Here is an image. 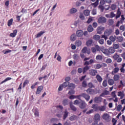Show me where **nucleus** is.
Here are the masks:
<instances>
[{"label": "nucleus", "instance_id": "62", "mask_svg": "<svg viewBox=\"0 0 125 125\" xmlns=\"http://www.w3.org/2000/svg\"><path fill=\"white\" fill-rule=\"evenodd\" d=\"M99 2V1L98 0H97L95 2L93 3L92 5L95 6V7H96L98 5V3Z\"/></svg>", "mask_w": 125, "mask_h": 125}, {"label": "nucleus", "instance_id": "43", "mask_svg": "<svg viewBox=\"0 0 125 125\" xmlns=\"http://www.w3.org/2000/svg\"><path fill=\"white\" fill-rule=\"evenodd\" d=\"M62 86L64 88L67 87V86H68V85H69V82H65L64 83H63L62 84Z\"/></svg>", "mask_w": 125, "mask_h": 125}, {"label": "nucleus", "instance_id": "6", "mask_svg": "<svg viewBox=\"0 0 125 125\" xmlns=\"http://www.w3.org/2000/svg\"><path fill=\"white\" fill-rule=\"evenodd\" d=\"M106 22H107V19L104 17H101L98 20V23L99 24H104V23H106Z\"/></svg>", "mask_w": 125, "mask_h": 125}, {"label": "nucleus", "instance_id": "52", "mask_svg": "<svg viewBox=\"0 0 125 125\" xmlns=\"http://www.w3.org/2000/svg\"><path fill=\"white\" fill-rule=\"evenodd\" d=\"M103 59V58L102 57V56L101 55H97L96 57V60H102Z\"/></svg>", "mask_w": 125, "mask_h": 125}, {"label": "nucleus", "instance_id": "51", "mask_svg": "<svg viewBox=\"0 0 125 125\" xmlns=\"http://www.w3.org/2000/svg\"><path fill=\"white\" fill-rule=\"evenodd\" d=\"M110 8L112 10H115L116 8H117V5L115 4H112L110 7Z\"/></svg>", "mask_w": 125, "mask_h": 125}, {"label": "nucleus", "instance_id": "27", "mask_svg": "<svg viewBox=\"0 0 125 125\" xmlns=\"http://www.w3.org/2000/svg\"><path fill=\"white\" fill-rule=\"evenodd\" d=\"M125 63H123L122 64V67L120 68V72L121 73H125Z\"/></svg>", "mask_w": 125, "mask_h": 125}, {"label": "nucleus", "instance_id": "2", "mask_svg": "<svg viewBox=\"0 0 125 125\" xmlns=\"http://www.w3.org/2000/svg\"><path fill=\"white\" fill-rule=\"evenodd\" d=\"M113 33V30L111 29H107L104 33V35H102V38L104 39L106 41L107 40V36H110Z\"/></svg>", "mask_w": 125, "mask_h": 125}, {"label": "nucleus", "instance_id": "59", "mask_svg": "<svg viewBox=\"0 0 125 125\" xmlns=\"http://www.w3.org/2000/svg\"><path fill=\"white\" fill-rule=\"evenodd\" d=\"M99 43H100V44H104V39H102L100 40H99Z\"/></svg>", "mask_w": 125, "mask_h": 125}, {"label": "nucleus", "instance_id": "19", "mask_svg": "<svg viewBox=\"0 0 125 125\" xmlns=\"http://www.w3.org/2000/svg\"><path fill=\"white\" fill-rule=\"evenodd\" d=\"M76 35L77 37H83V32L82 30H78L76 32Z\"/></svg>", "mask_w": 125, "mask_h": 125}, {"label": "nucleus", "instance_id": "16", "mask_svg": "<svg viewBox=\"0 0 125 125\" xmlns=\"http://www.w3.org/2000/svg\"><path fill=\"white\" fill-rule=\"evenodd\" d=\"M17 32L18 30L15 29L13 31V33L10 34L9 36L11 37V38H15V37H16V35H17Z\"/></svg>", "mask_w": 125, "mask_h": 125}, {"label": "nucleus", "instance_id": "4", "mask_svg": "<svg viewBox=\"0 0 125 125\" xmlns=\"http://www.w3.org/2000/svg\"><path fill=\"white\" fill-rule=\"evenodd\" d=\"M86 103H85V102L83 101V100H81V101H80L79 104V107L80 109H82V110H83V109H85L86 107Z\"/></svg>", "mask_w": 125, "mask_h": 125}, {"label": "nucleus", "instance_id": "64", "mask_svg": "<svg viewBox=\"0 0 125 125\" xmlns=\"http://www.w3.org/2000/svg\"><path fill=\"white\" fill-rule=\"evenodd\" d=\"M117 111H121V110H122L121 104H119L117 106Z\"/></svg>", "mask_w": 125, "mask_h": 125}, {"label": "nucleus", "instance_id": "57", "mask_svg": "<svg viewBox=\"0 0 125 125\" xmlns=\"http://www.w3.org/2000/svg\"><path fill=\"white\" fill-rule=\"evenodd\" d=\"M82 86L83 87H86L87 86V83H86V81H83L82 83Z\"/></svg>", "mask_w": 125, "mask_h": 125}, {"label": "nucleus", "instance_id": "37", "mask_svg": "<svg viewBox=\"0 0 125 125\" xmlns=\"http://www.w3.org/2000/svg\"><path fill=\"white\" fill-rule=\"evenodd\" d=\"M75 45L76 46H81V45H82V41L80 40L76 41L75 42Z\"/></svg>", "mask_w": 125, "mask_h": 125}, {"label": "nucleus", "instance_id": "40", "mask_svg": "<svg viewBox=\"0 0 125 125\" xmlns=\"http://www.w3.org/2000/svg\"><path fill=\"white\" fill-rule=\"evenodd\" d=\"M93 39L95 41H99V40H100V36L95 35L93 36Z\"/></svg>", "mask_w": 125, "mask_h": 125}, {"label": "nucleus", "instance_id": "25", "mask_svg": "<svg viewBox=\"0 0 125 125\" xmlns=\"http://www.w3.org/2000/svg\"><path fill=\"white\" fill-rule=\"evenodd\" d=\"M96 79H97L98 82H99V83H101V82H102V81H103V79H102V77H101V76H100V75H99V74H97L96 75Z\"/></svg>", "mask_w": 125, "mask_h": 125}, {"label": "nucleus", "instance_id": "35", "mask_svg": "<svg viewBox=\"0 0 125 125\" xmlns=\"http://www.w3.org/2000/svg\"><path fill=\"white\" fill-rule=\"evenodd\" d=\"M68 104H69V102L68 101L67 99H65L63 100L62 104L63 105V106H66V105H68Z\"/></svg>", "mask_w": 125, "mask_h": 125}, {"label": "nucleus", "instance_id": "13", "mask_svg": "<svg viewBox=\"0 0 125 125\" xmlns=\"http://www.w3.org/2000/svg\"><path fill=\"white\" fill-rule=\"evenodd\" d=\"M88 94H94L95 93V90L91 89V88H89L86 90Z\"/></svg>", "mask_w": 125, "mask_h": 125}, {"label": "nucleus", "instance_id": "3", "mask_svg": "<svg viewBox=\"0 0 125 125\" xmlns=\"http://www.w3.org/2000/svg\"><path fill=\"white\" fill-rule=\"evenodd\" d=\"M97 51H102L103 53L105 54V55H109V50L107 49H105L104 48H101V47H98L97 49Z\"/></svg>", "mask_w": 125, "mask_h": 125}, {"label": "nucleus", "instance_id": "30", "mask_svg": "<svg viewBox=\"0 0 125 125\" xmlns=\"http://www.w3.org/2000/svg\"><path fill=\"white\" fill-rule=\"evenodd\" d=\"M115 80L110 79L108 80V84L109 85H113L115 83Z\"/></svg>", "mask_w": 125, "mask_h": 125}, {"label": "nucleus", "instance_id": "31", "mask_svg": "<svg viewBox=\"0 0 125 125\" xmlns=\"http://www.w3.org/2000/svg\"><path fill=\"white\" fill-rule=\"evenodd\" d=\"M113 80L115 82H117V81H119L120 80V75L119 74H116L114 75L113 77Z\"/></svg>", "mask_w": 125, "mask_h": 125}, {"label": "nucleus", "instance_id": "24", "mask_svg": "<svg viewBox=\"0 0 125 125\" xmlns=\"http://www.w3.org/2000/svg\"><path fill=\"white\" fill-rule=\"evenodd\" d=\"M77 39V36H76L75 34H72L70 37V41L72 42H74Z\"/></svg>", "mask_w": 125, "mask_h": 125}, {"label": "nucleus", "instance_id": "44", "mask_svg": "<svg viewBox=\"0 0 125 125\" xmlns=\"http://www.w3.org/2000/svg\"><path fill=\"white\" fill-rule=\"evenodd\" d=\"M34 115L36 117H40V113H39V110L38 109L35 110Z\"/></svg>", "mask_w": 125, "mask_h": 125}, {"label": "nucleus", "instance_id": "56", "mask_svg": "<svg viewBox=\"0 0 125 125\" xmlns=\"http://www.w3.org/2000/svg\"><path fill=\"white\" fill-rule=\"evenodd\" d=\"M82 52H83V53H86V52H87V47H84L82 49Z\"/></svg>", "mask_w": 125, "mask_h": 125}, {"label": "nucleus", "instance_id": "38", "mask_svg": "<svg viewBox=\"0 0 125 125\" xmlns=\"http://www.w3.org/2000/svg\"><path fill=\"white\" fill-rule=\"evenodd\" d=\"M12 23H13V19H11L8 21L7 25L8 27H10L12 25Z\"/></svg>", "mask_w": 125, "mask_h": 125}, {"label": "nucleus", "instance_id": "21", "mask_svg": "<svg viewBox=\"0 0 125 125\" xmlns=\"http://www.w3.org/2000/svg\"><path fill=\"white\" fill-rule=\"evenodd\" d=\"M103 30H104V28H103V27H98L97 29L98 34H99V35H101V34H102V31H103Z\"/></svg>", "mask_w": 125, "mask_h": 125}, {"label": "nucleus", "instance_id": "39", "mask_svg": "<svg viewBox=\"0 0 125 125\" xmlns=\"http://www.w3.org/2000/svg\"><path fill=\"white\" fill-rule=\"evenodd\" d=\"M116 40H117V41H118L119 42H122L124 41V38L122 37H116Z\"/></svg>", "mask_w": 125, "mask_h": 125}, {"label": "nucleus", "instance_id": "18", "mask_svg": "<svg viewBox=\"0 0 125 125\" xmlns=\"http://www.w3.org/2000/svg\"><path fill=\"white\" fill-rule=\"evenodd\" d=\"M45 33V32L41 31L40 33H38L37 34V35L35 36V38L36 39H38V38H40V37H42V36L43 35V34H44Z\"/></svg>", "mask_w": 125, "mask_h": 125}, {"label": "nucleus", "instance_id": "46", "mask_svg": "<svg viewBox=\"0 0 125 125\" xmlns=\"http://www.w3.org/2000/svg\"><path fill=\"white\" fill-rule=\"evenodd\" d=\"M87 30L89 32V33L92 32V31H93V27H92V25H89L88 27Z\"/></svg>", "mask_w": 125, "mask_h": 125}, {"label": "nucleus", "instance_id": "15", "mask_svg": "<svg viewBox=\"0 0 125 125\" xmlns=\"http://www.w3.org/2000/svg\"><path fill=\"white\" fill-rule=\"evenodd\" d=\"M117 95H118V96H119V97H120V99H123V98H124V97H125V94H124V91H118Z\"/></svg>", "mask_w": 125, "mask_h": 125}, {"label": "nucleus", "instance_id": "20", "mask_svg": "<svg viewBox=\"0 0 125 125\" xmlns=\"http://www.w3.org/2000/svg\"><path fill=\"white\" fill-rule=\"evenodd\" d=\"M90 69V66H88V65H86L85 67L83 68V74H85L88 71V70Z\"/></svg>", "mask_w": 125, "mask_h": 125}, {"label": "nucleus", "instance_id": "36", "mask_svg": "<svg viewBox=\"0 0 125 125\" xmlns=\"http://www.w3.org/2000/svg\"><path fill=\"white\" fill-rule=\"evenodd\" d=\"M88 87L89 88H95V86L91 82H90L88 83Z\"/></svg>", "mask_w": 125, "mask_h": 125}, {"label": "nucleus", "instance_id": "7", "mask_svg": "<svg viewBox=\"0 0 125 125\" xmlns=\"http://www.w3.org/2000/svg\"><path fill=\"white\" fill-rule=\"evenodd\" d=\"M121 18L120 19V21H117V23H116V27H119V26H120V24H123L124 23V21H125V16L124 15H122L121 16Z\"/></svg>", "mask_w": 125, "mask_h": 125}, {"label": "nucleus", "instance_id": "41", "mask_svg": "<svg viewBox=\"0 0 125 125\" xmlns=\"http://www.w3.org/2000/svg\"><path fill=\"white\" fill-rule=\"evenodd\" d=\"M70 108L71 109V110H72V111H74V112H76V111H77V107H76V106H75L73 104H70Z\"/></svg>", "mask_w": 125, "mask_h": 125}, {"label": "nucleus", "instance_id": "9", "mask_svg": "<svg viewBox=\"0 0 125 125\" xmlns=\"http://www.w3.org/2000/svg\"><path fill=\"white\" fill-rule=\"evenodd\" d=\"M94 63H95V61H94L93 59H91L89 60V61H85L84 63V65L88 66V65L93 64Z\"/></svg>", "mask_w": 125, "mask_h": 125}, {"label": "nucleus", "instance_id": "54", "mask_svg": "<svg viewBox=\"0 0 125 125\" xmlns=\"http://www.w3.org/2000/svg\"><path fill=\"white\" fill-rule=\"evenodd\" d=\"M113 48L114 49H118L120 47V46L118 45V44L114 43L113 44Z\"/></svg>", "mask_w": 125, "mask_h": 125}, {"label": "nucleus", "instance_id": "1", "mask_svg": "<svg viewBox=\"0 0 125 125\" xmlns=\"http://www.w3.org/2000/svg\"><path fill=\"white\" fill-rule=\"evenodd\" d=\"M121 14H122V11L121 9H120V8H118L116 12V14L114 13V12H111L110 13V17L111 18L115 17V19H118V18H120V17H121Z\"/></svg>", "mask_w": 125, "mask_h": 125}, {"label": "nucleus", "instance_id": "22", "mask_svg": "<svg viewBox=\"0 0 125 125\" xmlns=\"http://www.w3.org/2000/svg\"><path fill=\"white\" fill-rule=\"evenodd\" d=\"M99 110L101 112H104L106 110V105H103L102 106H99Z\"/></svg>", "mask_w": 125, "mask_h": 125}, {"label": "nucleus", "instance_id": "10", "mask_svg": "<svg viewBox=\"0 0 125 125\" xmlns=\"http://www.w3.org/2000/svg\"><path fill=\"white\" fill-rule=\"evenodd\" d=\"M82 97L84 98V99H85V100L87 101H89V99H90V96H89V95L85 93H82Z\"/></svg>", "mask_w": 125, "mask_h": 125}, {"label": "nucleus", "instance_id": "14", "mask_svg": "<svg viewBox=\"0 0 125 125\" xmlns=\"http://www.w3.org/2000/svg\"><path fill=\"white\" fill-rule=\"evenodd\" d=\"M42 89H43V87L42 85L38 86L37 89L36 94H40Z\"/></svg>", "mask_w": 125, "mask_h": 125}, {"label": "nucleus", "instance_id": "32", "mask_svg": "<svg viewBox=\"0 0 125 125\" xmlns=\"http://www.w3.org/2000/svg\"><path fill=\"white\" fill-rule=\"evenodd\" d=\"M77 119H78V116L76 115H73L69 118L70 121H76Z\"/></svg>", "mask_w": 125, "mask_h": 125}, {"label": "nucleus", "instance_id": "17", "mask_svg": "<svg viewBox=\"0 0 125 125\" xmlns=\"http://www.w3.org/2000/svg\"><path fill=\"white\" fill-rule=\"evenodd\" d=\"M120 71V68L115 67L114 68L113 70L111 72V75H115V74H117L118 72Z\"/></svg>", "mask_w": 125, "mask_h": 125}, {"label": "nucleus", "instance_id": "42", "mask_svg": "<svg viewBox=\"0 0 125 125\" xmlns=\"http://www.w3.org/2000/svg\"><path fill=\"white\" fill-rule=\"evenodd\" d=\"M83 13L85 16H89V13H90V12L88 10H85L83 11Z\"/></svg>", "mask_w": 125, "mask_h": 125}, {"label": "nucleus", "instance_id": "61", "mask_svg": "<svg viewBox=\"0 0 125 125\" xmlns=\"http://www.w3.org/2000/svg\"><path fill=\"white\" fill-rule=\"evenodd\" d=\"M79 18L81 20H84V16H83V13L80 14Z\"/></svg>", "mask_w": 125, "mask_h": 125}, {"label": "nucleus", "instance_id": "33", "mask_svg": "<svg viewBox=\"0 0 125 125\" xmlns=\"http://www.w3.org/2000/svg\"><path fill=\"white\" fill-rule=\"evenodd\" d=\"M109 94H110V92L107 90H105L103 93L100 95V96L102 97L104 95H109Z\"/></svg>", "mask_w": 125, "mask_h": 125}, {"label": "nucleus", "instance_id": "12", "mask_svg": "<svg viewBox=\"0 0 125 125\" xmlns=\"http://www.w3.org/2000/svg\"><path fill=\"white\" fill-rule=\"evenodd\" d=\"M100 115H99V114L97 113L94 116V122H96V123H98V122H99V121H100Z\"/></svg>", "mask_w": 125, "mask_h": 125}, {"label": "nucleus", "instance_id": "60", "mask_svg": "<svg viewBox=\"0 0 125 125\" xmlns=\"http://www.w3.org/2000/svg\"><path fill=\"white\" fill-rule=\"evenodd\" d=\"M111 96L114 98L117 97V95H116V91L112 92L111 93Z\"/></svg>", "mask_w": 125, "mask_h": 125}, {"label": "nucleus", "instance_id": "29", "mask_svg": "<svg viewBox=\"0 0 125 125\" xmlns=\"http://www.w3.org/2000/svg\"><path fill=\"white\" fill-rule=\"evenodd\" d=\"M115 53V49L113 47L109 48L108 50V55H110V54H112Z\"/></svg>", "mask_w": 125, "mask_h": 125}, {"label": "nucleus", "instance_id": "55", "mask_svg": "<svg viewBox=\"0 0 125 125\" xmlns=\"http://www.w3.org/2000/svg\"><path fill=\"white\" fill-rule=\"evenodd\" d=\"M28 83H29V80H25L24 82L23 83L22 87L23 88L25 87V86H26V85L28 84Z\"/></svg>", "mask_w": 125, "mask_h": 125}, {"label": "nucleus", "instance_id": "58", "mask_svg": "<svg viewBox=\"0 0 125 125\" xmlns=\"http://www.w3.org/2000/svg\"><path fill=\"white\" fill-rule=\"evenodd\" d=\"M39 83V82H36L35 83L32 84L31 86V89H34L35 87H36V85H38V84Z\"/></svg>", "mask_w": 125, "mask_h": 125}, {"label": "nucleus", "instance_id": "28", "mask_svg": "<svg viewBox=\"0 0 125 125\" xmlns=\"http://www.w3.org/2000/svg\"><path fill=\"white\" fill-rule=\"evenodd\" d=\"M93 109L95 110V111L96 112L98 111L99 106L97 105V104H93L91 107Z\"/></svg>", "mask_w": 125, "mask_h": 125}, {"label": "nucleus", "instance_id": "23", "mask_svg": "<svg viewBox=\"0 0 125 125\" xmlns=\"http://www.w3.org/2000/svg\"><path fill=\"white\" fill-rule=\"evenodd\" d=\"M109 40L111 41V42H115L116 40H117V36H111L109 37Z\"/></svg>", "mask_w": 125, "mask_h": 125}, {"label": "nucleus", "instance_id": "26", "mask_svg": "<svg viewBox=\"0 0 125 125\" xmlns=\"http://www.w3.org/2000/svg\"><path fill=\"white\" fill-rule=\"evenodd\" d=\"M68 115H69V112H68L67 111V110H65L64 111V113L63 114V120H66V119L67 118V117H68Z\"/></svg>", "mask_w": 125, "mask_h": 125}, {"label": "nucleus", "instance_id": "11", "mask_svg": "<svg viewBox=\"0 0 125 125\" xmlns=\"http://www.w3.org/2000/svg\"><path fill=\"white\" fill-rule=\"evenodd\" d=\"M98 72L97 70H96V69H91L89 71V75H90V76H92L93 77H94L95 76H96V74H97Z\"/></svg>", "mask_w": 125, "mask_h": 125}, {"label": "nucleus", "instance_id": "8", "mask_svg": "<svg viewBox=\"0 0 125 125\" xmlns=\"http://www.w3.org/2000/svg\"><path fill=\"white\" fill-rule=\"evenodd\" d=\"M94 102L95 103H101V102H102V98H101V96H100V97H96L94 99Z\"/></svg>", "mask_w": 125, "mask_h": 125}, {"label": "nucleus", "instance_id": "53", "mask_svg": "<svg viewBox=\"0 0 125 125\" xmlns=\"http://www.w3.org/2000/svg\"><path fill=\"white\" fill-rule=\"evenodd\" d=\"M77 11V9L75 8H73L70 10V13L73 14V13H76Z\"/></svg>", "mask_w": 125, "mask_h": 125}, {"label": "nucleus", "instance_id": "34", "mask_svg": "<svg viewBox=\"0 0 125 125\" xmlns=\"http://www.w3.org/2000/svg\"><path fill=\"white\" fill-rule=\"evenodd\" d=\"M10 80H12V78H11V77H7L3 81H2L0 83V84H2V83H6V82H7L8 81H10Z\"/></svg>", "mask_w": 125, "mask_h": 125}, {"label": "nucleus", "instance_id": "48", "mask_svg": "<svg viewBox=\"0 0 125 125\" xmlns=\"http://www.w3.org/2000/svg\"><path fill=\"white\" fill-rule=\"evenodd\" d=\"M73 58L74 59H75V60H79V59H80V56H79V55L75 54L73 55Z\"/></svg>", "mask_w": 125, "mask_h": 125}, {"label": "nucleus", "instance_id": "63", "mask_svg": "<svg viewBox=\"0 0 125 125\" xmlns=\"http://www.w3.org/2000/svg\"><path fill=\"white\" fill-rule=\"evenodd\" d=\"M106 63H112V59H110V58H108L106 59Z\"/></svg>", "mask_w": 125, "mask_h": 125}, {"label": "nucleus", "instance_id": "47", "mask_svg": "<svg viewBox=\"0 0 125 125\" xmlns=\"http://www.w3.org/2000/svg\"><path fill=\"white\" fill-rule=\"evenodd\" d=\"M93 42L92 41V40H88L87 42H86V44H87V46H90V45H91V44H92Z\"/></svg>", "mask_w": 125, "mask_h": 125}, {"label": "nucleus", "instance_id": "45", "mask_svg": "<svg viewBox=\"0 0 125 125\" xmlns=\"http://www.w3.org/2000/svg\"><path fill=\"white\" fill-rule=\"evenodd\" d=\"M94 66L96 69H100V68L102 67V65L99 63L96 64Z\"/></svg>", "mask_w": 125, "mask_h": 125}, {"label": "nucleus", "instance_id": "49", "mask_svg": "<svg viewBox=\"0 0 125 125\" xmlns=\"http://www.w3.org/2000/svg\"><path fill=\"white\" fill-rule=\"evenodd\" d=\"M107 85V80H104L103 82V86L104 87H106Z\"/></svg>", "mask_w": 125, "mask_h": 125}, {"label": "nucleus", "instance_id": "5", "mask_svg": "<svg viewBox=\"0 0 125 125\" xmlns=\"http://www.w3.org/2000/svg\"><path fill=\"white\" fill-rule=\"evenodd\" d=\"M102 118L103 120H104V121L107 122V123H109V122L111 121V119L110 118V115H109L108 113H104L103 115Z\"/></svg>", "mask_w": 125, "mask_h": 125}, {"label": "nucleus", "instance_id": "50", "mask_svg": "<svg viewBox=\"0 0 125 125\" xmlns=\"http://www.w3.org/2000/svg\"><path fill=\"white\" fill-rule=\"evenodd\" d=\"M113 59H114V60H117L119 57H120V56L119 55H118L117 53H115L113 56Z\"/></svg>", "mask_w": 125, "mask_h": 125}]
</instances>
